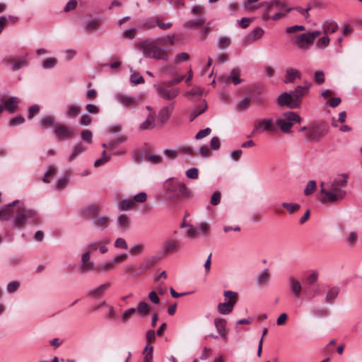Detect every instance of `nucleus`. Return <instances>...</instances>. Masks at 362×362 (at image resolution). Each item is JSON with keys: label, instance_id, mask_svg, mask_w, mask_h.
<instances>
[{"label": "nucleus", "instance_id": "obj_56", "mask_svg": "<svg viewBox=\"0 0 362 362\" xmlns=\"http://www.w3.org/2000/svg\"><path fill=\"white\" fill-rule=\"evenodd\" d=\"M357 238V234L355 232H351L347 235L346 242L350 247H354L356 243Z\"/></svg>", "mask_w": 362, "mask_h": 362}, {"label": "nucleus", "instance_id": "obj_48", "mask_svg": "<svg viewBox=\"0 0 362 362\" xmlns=\"http://www.w3.org/2000/svg\"><path fill=\"white\" fill-rule=\"evenodd\" d=\"M132 354L130 351L120 352L115 358V362H129Z\"/></svg>", "mask_w": 362, "mask_h": 362}, {"label": "nucleus", "instance_id": "obj_9", "mask_svg": "<svg viewBox=\"0 0 362 362\" xmlns=\"http://www.w3.org/2000/svg\"><path fill=\"white\" fill-rule=\"evenodd\" d=\"M74 129L64 124H57L54 129V134L59 139H70L73 137Z\"/></svg>", "mask_w": 362, "mask_h": 362}, {"label": "nucleus", "instance_id": "obj_40", "mask_svg": "<svg viewBox=\"0 0 362 362\" xmlns=\"http://www.w3.org/2000/svg\"><path fill=\"white\" fill-rule=\"evenodd\" d=\"M119 227L122 229H127L129 226V218L126 214H121L117 218Z\"/></svg>", "mask_w": 362, "mask_h": 362}, {"label": "nucleus", "instance_id": "obj_34", "mask_svg": "<svg viewBox=\"0 0 362 362\" xmlns=\"http://www.w3.org/2000/svg\"><path fill=\"white\" fill-rule=\"evenodd\" d=\"M283 116L286 122H293V124L301 121L300 115L294 112H286L284 113Z\"/></svg>", "mask_w": 362, "mask_h": 362}, {"label": "nucleus", "instance_id": "obj_45", "mask_svg": "<svg viewBox=\"0 0 362 362\" xmlns=\"http://www.w3.org/2000/svg\"><path fill=\"white\" fill-rule=\"evenodd\" d=\"M281 206L285 208L289 214L295 213L296 211H298L300 208V206L299 204L297 203H286L284 202L281 204Z\"/></svg>", "mask_w": 362, "mask_h": 362}, {"label": "nucleus", "instance_id": "obj_26", "mask_svg": "<svg viewBox=\"0 0 362 362\" xmlns=\"http://www.w3.org/2000/svg\"><path fill=\"white\" fill-rule=\"evenodd\" d=\"M179 247V243L177 240L167 239L163 243V249L165 253L175 251Z\"/></svg>", "mask_w": 362, "mask_h": 362}, {"label": "nucleus", "instance_id": "obj_43", "mask_svg": "<svg viewBox=\"0 0 362 362\" xmlns=\"http://www.w3.org/2000/svg\"><path fill=\"white\" fill-rule=\"evenodd\" d=\"M317 188V184L315 180H310L304 189V194L305 196H309L313 194Z\"/></svg>", "mask_w": 362, "mask_h": 362}, {"label": "nucleus", "instance_id": "obj_25", "mask_svg": "<svg viewBox=\"0 0 362 362\" xmlns=\"http://www.w3.org/2000/svg\"><path fill=\"white\" fill-rule=\"evenodd\" d=\"M300 72L293 68H288L286 70V78L284 82L286 83H293L296 78H300Z\"/></svg>", "mask_w": 362, "mask_h": 362}, {"label": "nucleus", "instance_id": "obj_3", "mask_svg": "<svg viewBox=\"0 0 362 362\" xmlns=\"http://www.w3.org/2000/svg\"><path fill=\"white\" fill-rule=\"evenodd\" d=\"M166 193L173 198L185 197L189 194L185 185L173 178L168 179L163 184Z\"/></svg>", "mask_w": 362, "mask_h": 362}, {"label": "nucleus", "instance_id": "obj_16", "mask_svg": "<svg viewBox=\"0 0 362 362\" xmlns=\"http://www.w3.org/2000/svg\"><path fill=\"white\" fill-rule=\"evenodd\" d=\"M19 203L18 200H15L12 202L11 203L8 204L6 206H5L4 208L0 209V220L1 221H8L13 213V207Z\"/></svg>", "mask_w": 362, "mask_h": 362}, {"label": "nucleus", "instance_id": "obj_24", "mask_svg": "<svg viewBox=\"0 0 362 362\" xmlns=\"http://www.w3.org/2000/svg\"><path fill=\"white\" fill-rule=\"evenodd\" d=\"M206 109L207 104L204 100H203L198 107H195L191 111L189 115V121H194L199 115L204 113Z\"/></svg>", "mask_w": 362, "mask_h": 362}, {"label": "nucleus", "instance_id": "obj_35", "mask_svg": "<svg viewBox=\"0 0 362 362\" xmlns=\"http://www.w3.org/2000/svg\"><path fill=\"white\" fill-rule=\"evenodd\" d=\"M86 149V148L82 144H78L76 145L69 157V161H72L74 160L78 155L85 151Z\"/></svg>", "mask_w": 362, "mask_h": 362}, {"label": "nucleus", "instance_id": "obj_23", "mask_svg": "<svg viewBox=\"0 0 362 362\" xmlns=\"http://www.w3.org/2000/svg\"><path fill=\"white\" fill-rule=\"evenodd\" d=\"M110 286V283L107 282L100 286L91 289L88 291V296L90 298H97L103 294Z\"/></svg>", "mask_w": 362, "mask_h": 362}, {"label": "nucleus", "instance_id": "obj_50", "mask_svg": "<svg viewBox=\"0 0 362 362\" xmlns=\"http://www.w3.org/2000/svg\"><path fill=\"white\" fill-rule=\"evenodd\" d=\"M161 74H168L170 76H175L177 75L176 69L172 64H168L160 68Z\"/></svg>", "mask_w": 362, "mask_h": 362}, {"label": "nucleus", "instance_id": "obj_7", "mask_svg": "<svg viewBox=\"0 0 362 362\" xmlns=\"http://www.w3.org/2000/svg\"><path fill=\"white\" fill-rule=\"evenodd\" d=\"M154 88L159 96L165 100L175 99L180 93L177 88H173L166 82H163L160 85H154Z\"/></svg>", "mask_w": 362, "mask_h": 362}, {"label": "nucleus", "instance_id": "obj_58", "mask_svg": "<svg viewBox=\"0 0 362 362\" xmlns=\"http://www.w3.org/2000/svg\"><path fill=\"white\" fill-rule=\"evenodd\" d=\"M130 81L132 84L137 85L144 83V79L140 74L134 73L130 76Z\"/></svg>", "mask_w": 362, "mask_h": 362}, {"label": "nucleus", "instance_id": "obj_21", "mask_svg": "<svg viewBox=\"0 0 362 362\" xmlns=\"http://www.w3.org/2000/svg\"><path fill=\"white\" fill-rule=\"evenodd\" d=\"M20 103V100L18 98L13 96L11 97L4 102V109H6L8 112H13L16 108L18 104Z\"/></svg>", "mask_w": 362, "mask_h": 362}, {"label": "nucleus", "instance_id": "obj_33", "mask_svg": "<svg viewBox=\"0 0 362 362\" xmlns=\"http://www.w3.org/2000/svg\"><path fill=\"white\" fill-rule=\"evenodd\" d=\"M40 125L43 129H47L49 127L55 128L57 124H55L54 117L51 116H47L43 117L40 121Z\"/></svg>", "mask_w": 362, "mask_h": 362}, {"label": "nucleus", "instance_id": "obj_60", "mask_svg": "<svg viewBox=\"0 0 362 362\" xmlns=\"http://www.w3.org/2000/svg\"><path fill=\"white\" fill-rule=\"evenodd\" d=\"M329 43V38L328 35H325L323 37H322L320 39L318 40L317 42V47L319 48H325L326 47Z\"/></svg>", "mask_w": 362, "mask_h": 362}, {"label": "nucleus", "instance_id": "obj_39", "mask_svg": "<svg viewBox=\"0 0 362 362\" xmlns=\"http://www.w3.org/2000/svg\"><path fill=\"white\" fill-rule=\"evenodd\" d=\"M239 73L240 71L238 69H233L231 71L230 76L227 77L226 81L228 82L231 80L235 85L239 84L242 81V80L238 76Z\"/></svg>", "mask_w": 362, "mask_h": 362}, {"label": "nucleus", "instance_id": "obj_8", "mask_svg": "<svg viewBox=\"0 0 362 362\" xmlns=\"http://www.w3.org/2000/svg\"><path fill=\"white\" fill-rule=\"evenodd\" d=\"M273 122L274 120L272 118L262 119L255 121L254 123V129L251 135L248 136V137L252 136L255 133H262L264 131L273 132L275 129Z\"/></svg>", "mask_w": 362, "mask_h": 362}, {"label": "nucleus", "instance_id": "obj_2", "mask_svg": "<svg viewBox=\"0 0 362 362\" xmlns=\"http://www.w3.org/2000/svg\"><path fill=\"white\" fill-rule=\"evenodd\" d=\"M14 212L13 227L21 228L28 220H30L35 224L37 223L38 216L35 210L22 204L18 205Z\"/></svg>", "mask_w": 362, "mask_h": 362}, {"label": "nucleus", "instance_id": "obj_14", "mask_svg": "<svg viewBox=\"0 0 362 362\" xmlns=\"http://www.w3.org/2000/svg\"><path fill=\"white\" fill-rule=\"evenodd\" d=\"M116 98L125 107H134L139 102V98L124 94L117 95Z\"/></svg>", "mask_w": 362, "mask_h": 362}, {"label": "nucleus", "instance_id": "obj_18", "mask_svg": "<svg viewBox=\"0 0 362 362\" xmlns=\"http://www.w3.org/2000/svg\"><path fill=\"white\" fill-rule=\"evenodd\" d=\"M92 221L93 226L101 230L107 228L110 223L109 218L107 216H94Z\"/></svg>", "mask_w": 362, "mask_h": 362}, {"label": "nucleus", "instance_id": "obj_10", "mask_svg": "<svg viewBox=\"0 0 362 362\" xmlns=\"http://www.w3.org/2000/svg\"><path fill=\"white\" fill-rule=\"evenodd\" d=\"M174 109V104L172 103L168 106L163 107L158 115L157 118V126L162 127H163L169 120L172 112Z\"/></svg>", "mask_w": 362, "mask_h": 362}, {"label": "nucleus", "instance_id": "obj_42", "mask_svg": "<svg viewBox=\"0 0 362 362\" xmlns=\"http://www.w3.org/2000/svg\"><path fill=\"white\" fill-rule=\"evenodd\" d=\"M140 28L144 30H151L156 28V18L154 20H144L139 23Z\"/></svg>", "mask_w": 362, "mask_h": 362}, {"label": "nucleus", "instance_id": "obj_54", "mask_svg": "<svg viewBox=\"0 0 362 362\" xmlns=\"http://www.w3.org/2000/svg\"><path fill=\"white\" fill-rule=\"evenodd\" d=\"M339 289L336 287L332 288L326 296V301L332 302L338 296Z\"/></svg>", "mask_w": 362, "mask_h": 362}, {"label": "nucleus", "instance_id": "obj_1", "mask_svg": "<svg viewBox=\"0 0 362 362\" xmlns=\"http://www.w3.org/2000/svg\"><path fill=\"white\" fill-rule=\"evenodd\" d=\"M168 45L167 35L158 37L156 40H147L139 44L144 56L146 58H152L157 60L168 61L169 59V53L160 46Z\"/></svg>", "mask_w": 362, "mask_h": 362}, {"label": "nucleus", "instance_id": "obj_53", "mask_svg": "<svg viewBox=\"0 0 362 362\" xmlns=\"http://www.w3.org/2000/svg\"><path fill=\"white\" fill-rule=\"evenodd\" d=\"M189 58V54L187 52H181L175 56L174 63L178 64L182 62H187Z\"/></svg>", "mask_w": 362, "mask_h": 362}, {"label": "nucleus", "instance_id": "obj_32", "mask_svg": "<svg viewBox=\"0 0 362 362\" xmlns=\"http://www.w3.org/2000/svg\"><path fill=\"white\" fill-rule=\"evenodd\" d=\"M233 308L234 306L232 305V303L224 302L218 303L217 309L220 314L227 315L233 311Z\"/></svg>", "mask_w": 362, "mask_h": 362}, {"label": "nucleus", "instance_id": "obj_52", "mask_svg": "<svg viewBox=\"0 0 362 362\" xmlns=\"http://www.w3.org/2000/svg\"><path fill=\"white\" fill-rule=\"evenodd\" d=\"M132 199L134 200V204L144 203L147 199V194L144 192H139V193L135 194Z\"/></svg>", "mask_w": 362, "mask_h": 362}, {"label": "nucleus", "instance_id": "obj_17", "mask_svg": "<svg viewBox=\"0 0 362 362\" xmlns=\"http://www.w3.org/2000/svg\"><path fill=\"white\" fill-rule=\"evenodd\" d=\"M289 288L294 298H298L301 295L302 286L300 282L293 277H291L288 280Z\"/></svg>", "mask_w": 362, "mask_h": 362}, {"label": "nucleus", "instance_id": "obj_44", "mask_svg": "<svg viewBox=\"0 0 362 362\" xmlns=\"http://www.w3.org/2000/svg\"><path fill=\"white\" fill-rule=\"evenodd\" d=\"M81 108L76 105H69L67 106L66 116L76 117L80 114Z\"/></svg>", "mask_w": 362, "mask_h": 362}, {"label": "nucleus", "instance_id": "obj_13", "mask_svg": "<svg viewBox=\"0 0 362 362\" xmlns=\"http://www.w3.org/2000/svg\"><path fill=\"white\" fill-rule=\"evenodd\" d=\"M348 176L346 174H341L337 176L332 182H330L331 189L334 190H340L344 192V197L346 195V192L344 189L347 185Z\"/></svg>", "mask_w": 362, "mask_h": 362}, {"label": "nucleus", "instance_id": "obj_4", "mask_svg": "<svg viewBox=\"0 0 362 362\" xmlns=\"http://www.w3.org/2000/svg\"><path fill=\"white\" fill-rule=\"evenodd\" d=\"M327 187L326 188L324 182H320V193L322 196L320 197V200L322 203L337 202L344 198V192L331 189L330 183Z\"/></svg>", "mask_w": 362, "mask_h": 362}, {"label": "nucleus", "instance_id": "obj_22", "mask_svg": "<svg viewBox=\"0 0 362 362\" xmlns=\"http://www.w3.org/2000/svg\"><path fill=\"white\" fill-rule=\"evenodd\" d=\"M157 124L156 123V116L154 114L148 115L146 120L140 124V129L148 130L153 129Z\"/></svg>", "mask_w": 362, "mask_h": 362}, {"label": "nucleus", "instance_id": "obj_64", "mask_svg": "<svg viewBox=\"0 0 362 362\" xmlns=\"http://www.w3.org/2000/svg\"><path fill=\"white\" fill-rule=\"evenodd\" d=\"M40 112V107L37 105H33L30 106L28 109V118L29 119H32L35 115L38 114Z\"/></svg>", "mask_w": 362, "mask_h": 362}, {"label": "nucleus", "instance_id": "obj_28", "mask_svg": "<svg viewBox=\"0 0 362 362\" xmlns=\"http://www.w3.org/2000/svg\"><path fill=\"white\" fill-rule=\"evenodd\" d=\"M293 125V122H286L285 119H278L276 120V126L284 133L288 134L291 132V129Z\"/></svg>", "mask_w": 362, "mask_h": 362}, {"label": "nucleus", "instance_id": "obj_31", "mask_svg": "<svg viewBox=\"0 0 362 362\" xmlns=\"http://www.w3.org/2000/svg\"><path fill=\"white\" fill-rule=\"evenodd\" d=\"M264 30L260 28L257 27L255 28L254 30L251 31L250 35L247 36V41L252 40V41H257L259 40L264 35Z\"/></svg>", "mask_w": 362, "mask_h": 362}, {"label": "nucleus", "instance_id": "obj_29", "mask_svg": "<svg viewBox=\"0 0 362 362\" xmlns=\"http://www.w3.org/2000/svg\"><path fill=\"white\" fill-rule=\"evenodd\" d=\"M322 28L325 34L328 35L335 33L338 30V25L334 21H325L322 24Z\"/></svg>", "mask_w": 362, "mask_h": 362}, {"label": "nucleus", "instance_id": "obj_61", "mask_svg": "<svg viewBox=\"0 0 362 362\" xmlns=\"http://www.w3.org/2000/svg\"><path fill=\"white\" fill-rule=\"evenodd\" d=\"M231 43V40L228 37L223 36L218 39V44L219 47H228Z\"/></svg>", "mask_w": 362, "mask_h": 362}, {"label": "nucleus", "instance_id": "obj_38", "mask_svg": "<svg viewBox=\"0 0 362 362\" xmlns=\"http://www.w3.org/2000/svg\"><path fill=\"white\" fill-rule=\"evenodd\" d=\"M135 206L136 204H134L132 199H122L119 204L120 209L124 211L134 209Z\"/></svg>", "mask_w": 362, "mask_h": 362}, {"label": "nucleus", "instance_id": "obj_37", "mask_svg": "<svg viewBox=\"0 0 362 362\" xmlns=\"http://www.w3.org/2000/svg\"><path fill=\"white\" fill-rule=\"evenodd\" d=\"M98 211H99V209H98V206L94 204L88 205L83 209V213L86 216L92 217V218L94 216H98Z\"/></svg>", "mask_w": 362, "mask_h": 362}, {"label": "nucleus", "instance_id": "obj_46", "mask_svg": "<svg viewBox=\"0 0 362 362\" xmlns=\"http://www.w3.org/2000/svg\"><path fill=\"white\" fill-rule=\"evenodd\" d=\"M153 346L147 344L144 349L145 356L143 362H151L153 359Z\"/></svg>", "mask_w": 362, "mask_h": 362}, {"label": "nucleus", "instance_id": "obj_47", "mask_svg": "<svg viewBox=\"0 0 362 362\" xmlns=\"http://www.w3.org/2000/svg\"><path fill=\"white\" fill-rule=\"evenodd\" d=\"M163 18L161 16L156 17V24L160 30H165L170 28L173 26V23L167 22L163 23L162 21Z\"/></svg>", "mask_w": 362, "mask_h": 362}, {"label": "nucleus", "instance_id": "obj_36", "mask_svg": "<svg viewBox=\"0 0 362 362\" xmlns=\"http://www.w3.org/2000/svg\"><path fill=\"white\" fill-rule=\"evenodd\" d=\"M223 296L226 298V300L229 303H232L233 306L238 302V293L231 291H224Z\"/></svg>", "mask_w": 362, "mask_h": 362}, {"label": "nucleus", "instance_id": "obj_11", "mask_svg": "<svg viewBox=\"0 0 362 362\" xmlns=\"http://www.w3.org/2000/svg\"><path fill=\"white\" fill-rule=\"evenodd\" d=\"M296 103L291 93H284L277 98V103L281 107L287 106L291 109L298 108V105Z\"/></svg>", "mask_w": 362, "mask_h": 362}, {"label": "nucleus", "instance_id": "obj_30", "mask_svg": "<svg viewBox=\"0 0 362 362\" xmlns=\"http://www.w3.org/2000/svg\"><path fill=\"white\" fill-rule=\"evenodd\" d=\"M205 18L202 16L194 20H189L184 24L185 28H199L202 26L205 23Z\"/></svg>", "mask_w": 362, "mask_h": 362}, {"label": "nucleus", "instance_id": "obj_27", "mask_svg": "<svg viewBox=\"0 0 362 362\" xmlns=\"http://www.w3.org/2000/svg\"><path fill=\"white\" fill-rule=\"evenodd\" d=\"M137 313L141 317H147L151 310L150 305L144 301L139 302L137 304Z\"/></svg>", "mask_w": 362, "mask_h": 362}, {"label": "nucleus", "instance_id": "obj_55", "mask_svg": "<svg viewBox=\"0 0 362 362\" xmlns=\"http://www.w3.org/2000/svg\"><path fill=\"white\" fill-rule=\"evenodd\" d=\"M69 173L64 175L62 178L57 180L56 182V189H63L67 184L68 179H69Z\"/></svg>", "mask_w": 362, "mask_h": 362}, {"label": "nucleus", "instance_id": "obj_15", "mask_svg": "<svg viewBox=\"0 0 362 362\" xmlns=\"http://www.w3.org/2000/svg\"><path fill=\"white\" fill-rule=\"evenodd\" d=\"M156 257H147L143 259L139 267V271L135 274V276H139L149 270L156 262Z\"/></svg>", "mask_w": 362, "mask_h": 362}, {"label": "nucleus", "instance_id": "obj_6", "mask_svg": "<svg viewBox=\"0 0 362 362\" xmlns=\"http://www.w3.org/2000/svg\"><path fill=\"white\" fill-rule=\"evenodd\" d=\"M321 35L318 30L302 33L296 37L294 45L299 49H308L314 40Z\"/></svg>", "mask_w": 362, "mask_h": 362}, {"label": "nucleus", "instance_id": "obj_57", "mask_svg": "<svg viewBox=\"0 0 362 362\" xmlns=\"http://www.w3.org/2000/svg\"><path fill=\"white\" fill-rule=\"evenodd\" d=\"M57 63V60L55 58H47L42 62V66L44 69H51L55 66Z\"/></svg>", "mask_w": 362, "mask_h": 362}, {"label": "nucleus", "instance_id": "obj_19", "mask_svg": "<svg viewBox=\"0 0 362 362\" xmlns=\"http://www.w3.org/2000/svg\"><path fill=\"white\" fill-rule=\"evenodd\" d=\"M7 62L12 66L14 71H17L27 65V57H21L9 59Z\"/></svg>", "mask_w": 362, "mask_h": 362}, {"label": "nucleus", "instance_id": "obj_51", "mask_svg": "<svg viewBox=\"0 0 362 362\" xmlns=\"http://www.w3.org/2000/svg\"><path fill=\"white\" fill-rule=\"evenodd\" d=\"M20 285V282L18 281H11L6 286V291L9 293H13L18 290Z\"/></svg>", "mask_w": 362, "mask_h": 362}, {"label": "nucleus", "instance_id": "obj_12", "mask_svg": "<svg viewBox=\"0 0 362 362\" xmlns=\"http://www.w3.org/2000/svg\"><path fill=\"white\" fill-rule=\"evenodd\" d=\"M310 87L311 83L305 82L304 86H298L293 91L291 92L293 96L294 100L297 102L296 103L298 105V108L300 106L303 97L308 94Z\"/></svg>", "mask_w": 362, "mask_h": 362}, {"label": "nucleus", "instance_id": "obj_49", "mask_svg": "<svg viewBox=\"0 0 362 362\" xmlns=\"http://www.w3.org/2000/svg\"><path fill=\"white\" fill-rule=\"evenodd\" d=\"M103 243L108 244L109 240H105L98 241V242H92L88 245L87 250L90 253H91L92 252L97 250L99 248V245H100Z\"/></svg>", "mask_w": 362, "mask_h": 362}, {"label": "nucleus", "instance_id": "obj_5", "mask_svg": "<svg viewBox=\"0 0 362 362\" xmlns=\"http://www.w3.org/2000/svg\"><path fill=\"white\" fill-rule=\"evenodd\" d=\"M327 132V126L323 122L311 124L305 133V139L310 141H318Z\"/></svg>", "mask_w": 362, "mask_h": 362}, {"label": "nucleus", "instance_id": "obj_62", "mask_svg": "<svg viewBox=\"0 0 362 362\" xmlns=\"http://www.w3.org/2000/svg\"><path fill=\"white\" fill-rule=\"evenodd\" d=\"M82 139L88 144L92 142L93 134L89 129L83 130L81 133Z\"/></svg>", "mask_w": 362, "mask_h": 362}, {"label": "nucleus", "instance_id": "obj_41", "mask_svg": "<svg viewBox=\"0 0 362 362\" xmlns=\"http://www.w3.org/2000/svg\"><path fill=\"white\" fill-rule=\"evenodd\" d=\"M269 279V269H265L260 272L257 277V283L258 285H263Z\"/></svg>", "mask_w": 362, "mask_h": 362}, {"label": "nucleus", "instance_id": "obj_63", "mask_svg": "<svg viewBox=\"0 0 362 362\" xmlns=\"http://www.w3.org/2000/svg\"><path fill=\"white\" fill-rule=\"evenodd\" d=\"M136 29L134 28L124 30L122 33L123 37L127 39L132 40L135 37Z\"/></svg>", "mask_w": 362, "mask_h": 362}, {"label": "nucleus", "instance_id": "obj_59", "mask_svg": "<svg viewBox=\"0 0 362 362\" xmlns=\"http://www.w3.org/2000/svg\"><path fill=\"white\" fill-rule=\"evenodd\" d=\"M145 158L146 160L154 164L160 163L162 162V157L158 155L146 154L145 156Z\"/></svg>", "mask_w": 362, "mask_h": 362}, {"label": "nucleus", "instance_id": "obj_20", "mask_svg": "<svg viewBox=\"0 0 362 362\" xmlns=\"http://www.w3.org/2000/svg\"><path fill=\"white\" fill-rule=\"evenodd\" d=\"M214 325L221 337L223 339H226V320L223 318H216L214 320Z\"/></svg>", "mask_w": 362, "mask_h": 362}]
</instances>
